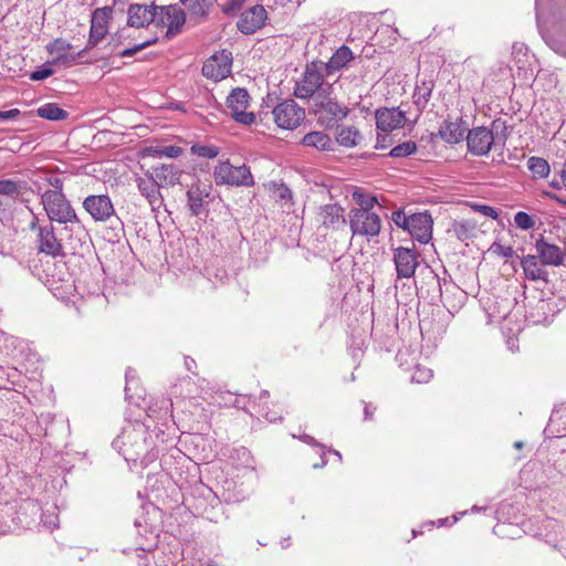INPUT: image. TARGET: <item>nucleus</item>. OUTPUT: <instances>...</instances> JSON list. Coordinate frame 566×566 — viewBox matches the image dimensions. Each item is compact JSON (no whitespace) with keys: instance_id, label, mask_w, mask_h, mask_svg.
Segmentation results:
<instances>
[{"instance_id":"f257e3e1","label":"nucleus","mask_w":566,"mask_h":566,"mask_svg":"<svg viewBox=\"0 0 566 566\" xmlns=\"http://www.w3.org/2000/svg\"><path fill=\"white\" fill-rule=\"evenodd\" d=\"M40 199L50 220L49 223L59 222L65 224L64 231L70 232L67 245L72 253H76L84 244L87 232L65 193L63 191H43L40 195Z\"/></svg>"},{"instance_id":"473e14b6","label":"nucleus","mask_w":566,"mask_h":566,"mask_svg":"<svg viewBox=\"0 0 566 566\" xmlns=\"http://www.w3.org/2000/svg\"><path fill=\"white\" fill-rule=\"evenodd\" d=\"M36 113L40 117L49 120H62L69 116V113L65 109L59 107L54 103L44 104L38 108Z\"/></svg>"},{"instance_id":"0e129e2a","label":"nucleus","mask_w":566,"mask_h":566,"mask_svg":"<svg viewBox=\"0 0 566 566\" xmlns=\"http://www.w3.org/2000/svg\"><path fill=\"white\" fill-rule=\"evenodd\" d=\"M300 440H302V441H303L304 443H306V444L317 446V447H319L321 449L323 448L322 446H319V444L315 441V439H314L313 437H311V436H308V434H303V436H301V437H300Z\"/></svg>"},{"instance_id":"864d4df0","label":"nucleus","mask_w":566,"mask_h":566,"mask_svg":"<svg viewBox=\"0 0 566 566\" xmlns=\"http://www.w3.org/2000/svg\"><path fill=\"white\" fill-rule=\"evenodd\" d=\"M155 42H156V40L146 41L140 44H136L133 48L125 49L119 53V56L120 57H130V56L135 55L137 52L142 51L143 49L149 46L150 44H153Z\"/></svg>"},{"instance_id":"4c0bfd02","label":"nucleus","mask_w":566,"mask_h":566,"mask_svg":"<svg viewBox=\"0 0 566 566\" xmlns=\"http://www.w3.org/2000/svg\"><path fill=\"white\" fill-rule=\"evenodd\" d=\"M88 50V48L77 52V53H67L64 52L62 54H59L54 56L52 64H61V65H71L77 62L80 57L83 56V54Z\"/></svg>"},{"instance_id":"a18cd8bd","label":"nucleus","mask_w":566,"mask_h":566,"mask_svg":"<svg viewBox=\"0 0 566 566\" xmlns=\"http://www.w3.org/2000/svg\"><path fill=\"white\" fill-rule=\"evenodd\" d=\"M71 48H72L71 43H69L62 39H55L53 42H51L46 45L48 52L54 56L69 51Z\"/></svg>"},{"instance_id":"bb28decb","label":"nucleus","mask_w":566,"mask_h":566,"mask_svg":"<svg viewBox=\"0 0 566 566\" xmlns=\"http://www.w3.org/2000/svg\"><path fill=\"white\" fill-rule=\"evenodd\" d=\"M160 187L175 186L179 182L181 170L175 165H160L153 168L148 174Z\"/></svg>"},{"instance_id":"603ef678","label":"nucleus","mask_w":566,"mask_h":566,"mask_svg":"<svg viewBox=\"0 0 566 566\" xmlns=\"http://www.w3.org/2000/svg\"><path fill=\"white\" fill-rule=\"evenodd\" d=\"M247 2L248 0H228V2L222 7V11L227 15H234Z\"/></svg>"},{"instance_id":"aec40b11","label":"nucleus","mask_w":566,"mask_h":566,"mask_svg":"<svg viewBox=\"0 0 566 566\" xmlns=\"http://www.w3.org/2000/svg\"><path fill=\"white\" fill-rule=\"evenodd\" d=\"M210 192L211 186L209 185L197 182L189 187L187 190V206L192 216H200L205 212Z\"/></svg>"},{"instance_id":"f3484780","label":"nucleus","mask_w":566,"mask_h":566,"mask_svg":"<svg viewBox=\"0 0 566 566\" xmlns=\"http://www.w3.org/2000/svg\"><path fill=\"white\" fill-rule=\"evenodd\" d=\"M407 231L411 238L420 243L429 242L432 235V219L430 214L423 212L409 216V221H407Z\"/></svg>"},{"instance_id":"37998d69","label":"nucleus","mask_w":566,"mask_h":566,"mask_svg":"<svg viewBox=\"0 0 566 566\" xmlns=\"http://www.w3.org/2000/svg\"><path fill=\"white\" fill-rule=\"evenodd\" d=\"M191 153L198 157L202 158H214L219 154V149L216 146H207V145H193L191 147Z\"/></svg>"},{"instance_id":"e2e57ef3","label":"nucleus","mask_w":566,"mask_h":566,"mask_svg":"<svg viewBox=\"0 0 566 566\" xmlns=\"http://www.w3.org/2000/svg\"><path fill=\"white\" fill-rule=\"evenodd\" d=\"M545 197L549 198L551 200H554L563 206H566V200L562 199L559 196H557L554 192L551 191H544L543 192Z\"/></svg>"},{"instance_id":"6e6d98bb","label":"nucleus","mask_w":566,"mask_h":566,"mask_svg":"<svg viewBox=\"0 0 566 566\" xmlns=\"http://www.w3.org/2000/svg\"><path fill=\"white\" fill-rule=\"evenodd\" d=\"M44 181L52 187V189H48L46 191H63L64 182L62 178L50 175L45 177Z\"/></svg>"},{"instance_id":"b1692460","label":"nucleus","mask_w":566,"mask_h":566,"mask_svg":"<svg viewBox=\"0 0 566 566\" xmlns=\"http://www.w3.org/2000/svg\"><path fill=\"white\" fill-rule=\"evenodd\" d=\"M467 132L468 127L465 122L461 118H458L454 122L444 119L439 127L438 134L443 142L450 145H454L463 139Z\"/></svg>"},{"instance_id":"09e8293b","label":"nucleus","mask_w":566,"mask_h":566,"mask_svg":"<svg viewBox=\"0 0 566 566\" xmlns=\"http://www.w3.org/2000/svg\"><path fill=\"white\" fill-rule=\"evenodd\" d=\"M490 252L505 259H510L514 255V250L512 247H505L497 242H494L490 247Z\"/></svg>"},{"instance_id":"9d476101","label":"nucleus","mask_w":566,"mask_h":566,"mask_svg":"<svg viewBox=\"0 0 566 566\" xmlns=\"http://www.w3.org/2000/svg\"><path fill=\"white\" fill-rule=\"evenodd\" d=\"M155 24L157 27H167V36L179 33L186 21L184 10L177 4L157 6Z\"/></svg>"},{"instance_id":"4be33fe9","label":"nucleus","mask_w":566,"mask_h":566,"mask_svg":"<svg viewBox=\"0 0 566 566\" xmlns=\"http://www.w3.org/2000/svg\"><path fill=\"white\" fill-rule=\"evenodd\" d=\"M139 192L147 199L151 211L157 212L164 206V199L160 193V186L148 174L137 179Z\"/></svg>"},{"instance_id":"f03ea898","label":"nucleus","mask_w":566,"mask_h":566,"mask_svg":"<svg viewBox=\"0 0 566 566\" xmlns=\"http://www.w3.org/2000/svg\"><path fill=\"white\" fill-rule=\"evenodd\" d=\"M334 87L326 86L310 105V113L313 114L317 123L324 128H333L336 124L345 119L349 114V108L340 104L335 96H333Z\"/></svg>"},{"instance_id":"2eb2a0df","label":"nucleus","mask_w":566,"mask_h":566,"mask_svg":"<svg viewBox=\"0 0 566 566\" xmlns=\"http://www.w3.org/2000/svg\"><path fill=\"white\" fill-rule=\"evenodd\" d=\"M113 17L111 7H102L94 10L91 19L90 36L87 48H93L99 43L108 32V23Z\"/></svg>"},{"instance_id":"58836bf2","label":"nucleus","mask_w":566,"mask_h":566,"mask_svg":"<svg viewBox=\"0 0 566 566\" xmlns=\"http://www.w3.org/2000/svg\"><path fill=\"white\" fill-rule=\"evenodd\" d=\"M548 307V304L544 300L537 301L535 308L537 311V314L531 312L527 318L533 324H545L547 323L548 318L545 316V311Z\"/></svg>"},{"instance_id":"412c9836","label":"nucleus","mask_w":566,"mask_h":566,"mask_svg":"<svg viewBox=\"0 0 566 566\" xmlns=\"http://www.w3.org/2000/svg\"><path fill=\"white\" fill-rule=\"evenodd\" d=\"M536 256L544 265L559 266L564 263L565 252L556 244L548 243L542 237L535 243Z\"/></svg>"},{"instance_id":"4d7b16f0","label":"nucleus","mask_w":566,"mask_h":566,"mask_svg":"<svg viewBox=\"0 0 566 566\" xmlns=\"http://www.w3.org/2000/svg\"><path fill=\"white\" fill-rule=\"evenodd\" d=\"M191 15L198 18H205L208 14L209 9L205 8L199 1L193 0L189 7Z\"/></svg>"},{"instance_id":"c9c22d12","label":"nucleus","mask_w":566,"mask_h":566,"mask_svg":"<svg viewBox=\"0 0 566 566\" xmlns=\"http://www.w3.org/2000/svg\"><path fill=\"white\" fill-rule=\"evenodd\" d=\"M272 193L282 207L292 206V190L284 184H272Z\"/></svg>"},{"instance_id":"1a4fd4ad","label":"nucleus","mask_w":566,"mask_h":566,"mask_svg":"<svg viewBox=\"0 0 566 566\" xmlns=\"http://www.w3.org/2000/svg\"><path fill=\"white\" fill-rule=\"evenodd\" d=\"M276 125L283 129L293 130L300 126L305 118V109L296 104L294 99H285L273 109Z\"/></svg>"},{"instance_id":"ddd939ff","label":"nucleus","mask_w":566,"mask_h":566,"mask_svg":"<svg viewBox=\"0 0 566 566\" xmlns=\"http://www.w3.org/2000/svg\"><path fill=\"white\" fill-rule=\"evenodd\" d=\"M420 254L417 250L398 247L394 249L392 260L396 266L398 279H410L415 275L419 265Z\"/></svg>"},{"instance_id":"f8f14e48","label":"nucleus","mask_w":566,"mask_h":566,"mask_svg":"<svg viewBox=\"0 0 566 566\" xmlns=\"http://www.w3.org/2000/svg\"><path fill=\"white\" fill-rule=\"evenodd\" d=\"M266 20L265 8L262 4H253L241 12L237 28L242 34H253L265 25Z\"/></svg>"},{"instance_id":"c756f323","label":"nucleus","mask_w":566,"mask_h":566,"mask_svg":"<svg viewBox=\"0 0 566 566\" xmlns=\"http://www.w3.org/2000/svg\"><path fill=\"white\" fill-rule=\"evenodd\" d=\"M302 144L318 150H331L333 146L332 138L324 132H311L306 134L302 139Z\"/></svg>"},{"instance_id":"338daca9","label":"nucleus","mask_w":566,"mask_h":566,"mask_svg":"<svg viewBox=\"0 0 566 566\" xmlns=\"http://www.w3.org/2000/svg\"><path fill=\"white\" fill-rule=\"evenodd\" d=\"M259 412L270 422H273L277 419L274 415H270V412L264 411L263 409L259 410Z\"/></svg>"},{"instance_id":"2f4dec72","label":"nucleus","mask_w":566,"mask_h":566,"mask_svg":"<svg viewBox=\"0 0 566 566\" xmlns=\"http://www.w3.org/2000/svg\"><path fill=\"white\" fill-rule=\"evenodd\" d=\"M353 199L358 205V207L353 208L352 210H363L368 212H379L382 210L381 205L378 202V199L375 196H369L361 191H355L353 193Z\"/></svg>"},{"instance_id":"e433bc0d","label":"nucleus","mask_w":566,"mask_h":566,"mask_svg":"<svg viewBox=\"0 0 566 566\" xmlns=\"http://www.w3.org/2000/svg\"><path fill=\"white\" fill-rule=\"evenodd\" d=\"M417 150V145L415 142H411V140H408V142H405L402 144H399L397 146H395L389 155L391 157H407L411 154H413L415 151Z\"/></svg>"},{"instance_id":"bf43d9fd","label":"nucleus","mask_w":566,"mask_h":566,"mask_svg":"<svg viewBox=\"0 0 566 566\" xmlns=\"http://www.w3.org/2000/svg\"><path fill=\"white\" fill-rule=\"evenodd\" d=\"M19 115H20V111L18 108H12L9 111H0V119L1 120L14 119Z\"/></svg>"},{"instance_id":"423d86ee","label":"nucleus","mask_w":566,"mask_h":566,"mask_svg":"<svg viewBox=\"0 0 566 566\" xmlns=\"http://www.w3.org/2000/svg\"><path fill=\"white\" fill-rule=\"evenodd\" d=\"M349 227L353 235L366 237L368 239L377 237L381 229L380 214L379 212L350 210Z\"/></svg>"},{"instance_id":"5701e85b","label":"nucleus","mask_w":566,"mask_h":566,"mask_svg":"<svg viewBox=\"0 0 566 566\" xmlns=\"http://www.w3.org/2000/svg\"><path fill=\"white\" fill-rule=\"evenodd\" d=\"M317 221L325 228L337 230L346 223L344 209L337 203L322 206L317 214Z\"/></svg>"},{"instance_id":"8fccbe9b","label":"nucleus","mask_w":566,"mask_h":566,"mask_svg":"<svg viewBox=\"0 0 566 566\" xmlns=\"http://www.w3.org/2000/svg\"><path fill=\"white\" fill-rule=\"evenodd\" d=\"M51 62L43 64L38 70L31 73L30 78L32 81H42L53 74V70L50 67Z\"/></svg>"},{"instance_id":"0eeeda50","label":"nucleus","mask_w":566,"mask_h":566,"mask_svg":"<svg viewBox=\"0 0 566 566\" xmlns=\"http://www.w3.org/2000/svg\"><path fill=\"white\" fill-rule=\"evenodd\" d=\"M34 244L38 253L51 258L63 256L65 254V248L70 250L67 243L64 244L63 239L57 238L52 223H45L39 229Z\"/></svg>"},{"instance_id":"c85d7f7f","label":"nucleus","mask_w":566,"mask_h":566,"mask_svg":"<svg viewBox=\"0 0 566 566\" xmlns=\"http://www.w3.org/2000/svg\"><path fill=\"white\" fill-rule=\"evenodd\" d=\"M335 138L340 146L352 148L360 143L361 135L354 126H340L337 128Z\"/></svg>"},{"instance_id":"69168bd1","label":"nucleus","mask_w":566,"mask_h":566,"mask_svg":"<svg viewBox=\"0 0 566 566\" xmlns=\"http://www.w3.org/2000/svg\"><path fill=\"white\" fill-rule=\"evenodd\" d=\"M185 366L189 371H193V368L196 367V361L190 357H186Z\"/></svg>"},{"instance_id":"393cba45","label":"nucleus","mask_w":566,"mask_h":566,"mask_svg":"<svg viewBox=\"0 0 566 566\" xmlns=\"http://www.w3.org/2000/svg\"><path fill=\"white\" fill-rule=\"evenodd\" d=\"M515 301L511 297H494L486 306V313L491 323H500L509 319Z\"/></svg>"},{"instance_id":"a211bd4d","label":"nucleus","mask_w":566,"mask_h":566,"mask_svg":"<svg viewBox=\"0 0 566 566\" xmlns=\"http://www.w3.org/2000/svg\"><path fill=\"white\" fill-rule=\"evenodd\" d=\"M155 4L132 3L127 9V24L132 28H146L156 20Z\"/></svg>"},{"instance_id":"6ab92c4d","label":"nucleus","mask_w":566,"mask_h":566,"mask_svg":"<svg viewBox=\"0 0 566 566\" xmlns=\"http://www.w3.org/2000/svg\"><path fill=\"white\" fill-rule=\"evenodd\" d=\"M376 125L381 132H392L401 128L406 123V115L398 107L379 108L376 111Z\"/></svg>"},{"instance_id":"49530a36","label":"nucleus","mask_w":566,"mask_h":566,"mask_svg":"<svg viewBox=\"0 0 566 566\" xmlns=\"http://www.w3.org/2000/svg\"><path fill=\"white\" fill-rule=\"evenodd\" d=\"M473 230V224L469 222H458L454 226V231L460 240L469 239L472 235Z\"/></svg>"},{"instance_id":"72a5a7b5","label":"nucleus","mask_w":566,"mask_h":566,"mask_svg":"<svg viewBox=\"0 0 566 566\" xmlns=\"http://www.w3.org/2000/svg\"><path fill=\"white\" fill-rule=\"evenodd\" d=\"M527 168L534 178H546L551 172L548 161L542 157L536 156L528 158Z\"/></svg>"},{"instance_id":"7ed1b4c3","label":"nucleus","mask_w":566,"mask_h":566,"mask_svg":"<svg viewBox=\"0 0 566 566\" xmlns=\"http://www.w3.org/2000/svg\"><path fill=\"white\" fill-rule=\"evenodd\" d=\"M332 83L324 81V65L322 61H312L305 65L301 77L295 82L293 95L302 101L310 103L316 98L326 86H332Z\"/></svg>"},{"instance_id":"ea45409f","label":"nucleus","mask_w":566,"mask_h":566,"mask_svg":"<svg viewBox=\"0 0 566 566\" xmlns=\"http://www.w3.org/2000/svg\"><path fill=\"white\" fill-rule=\"evenodd\" d=\"M154 157H167V158H177L182 154V148L179 146H165L157 147L151 150Z\"/></svg>"},{"instance_id":"5fc2aeb1","label":"nucleus","mask_w":566,"mask_h":566,"mask_svg":"<svg viewBox=\"0 0 566 566\" xmlns=\"http://www.w3.org/2000/svg\"><path fill=\"white\" fill-rule=\"evenodd\" d=\"M473 209L481 214L489 217L491 219H497L499 212L494 207L488 206V205H474Z\"/></svg>"},{"instance_id":"39448f33","label":"nucleus","mask_w":566,"mask_h":566,"mask_svg":"<svg viewBox=\"0 0 566 566\" xmlns=\"http://www.w3.org/2000/svg\"><path fill=\"white\" fill-rule=\"evenodd\" d=\"M213 178L217 185L231 187H250L254 184L253 176L248 166H233L229 160L221 161L214 167Z\"/></svg>"},{"instance_id":"cd10ccee","label":"nucleus","mask_w":566,"mask_h":566,"mask_svg":"<svg viewBox=\"0 0 566 566\" xmlns=\"http://www.w3.org/2000/svg\"><path fill=\"white\" fill-rule=\"evenodd\" d=\"M521 266L526 279L531 281H547L548 272L536 255L528 254L521 259Z\"/></svg>"},{"instance_id":"dca6fc26","label":"nucleus","mask_w":566,"mask_h":566,"mask_svg":"<svg viewBox=\"0 0 566 566\" xmlns=\"http://www.w3.org/2000/svg\"><path fill=\"white\" fill-rule=\"evenodd\" d=\"M83 208L95 221H106L114 213V206L106 195H92L83 201Z\"/></svg>"},{"instance_id":"20e7f679","label":"nucleus","mask_w":566,"mask_h":566,"mask_svg":"<svg viewBox=\"0 0 566 566\" xmlns=\"http://www.w3.org/2000/svg\"><path fill=\"white\" fill-rule=\"evenodd\" d=\"M146 429L140 423H128L123 428L112 446L116 449L126 461H136L146 449Z\"/></svg>"},{"instance_id":"3c124183","label":"nucleus","mask_w":566,"mask_h":566,"mask_svg":"<svg viewBox=\"0 0 566 566\" xmlns=\"http://www.w3.org/2000/svg\"><path fill=\"white\" fill-rule=\"evenodd\" d=\"M42 523L44 526H46L50 530H54L59 526V516L55 513V509L52 511L48 510L42 514Z\"/></svg>"},{"instance_id":"4468645a","label":"nucleus","mask_w":566,"mask_h":566,"mask_svg":"<svg viewBox=\"0 0 566 566\" xmlns=\"http://www.w3.org/2000/svg\"><path fill=\"white\" fill-rule=\"evenodd\" d=\"M495 137L492 129L484 126L474 127L468 130L467 146L469 153L475 156H484L494 144Z\"/></svg>"},{"instance_id":"680f3d73","label":"nucleus","mask_w":566,"mask_h":566,"mask_svg":"<svg viewBox=\"0 0 566 566\" xmlns=\"http://www.w3.org/2000/svg\"><path fill=\"white\" fill-rule=\"evenodd\" d=\"M42 226L43 224H39V218L33 216L32 221L29 224V229L36 235L39 233V229H41Z\"/></svg>"},{"instance_id":"a19ab883","label":"nucleus","mask_w":566,"mask_h":566,"mask_svg":"<svg viewBox=\"0 0 566 566\" xmlns=\"http://www.w3.org/2000/svg\"><path fill=\"white\" fill-rule=\"evenodd\" d=\"M432 376L433 374L430 368L418 365L411 375V381L417 384H427L431 380Z\"/></svg>"},{"instance_id":"052dcab7","label":"nucleus","mask_w":566,"mask_h":566,"mask_svg":"<svg viewBox=\"0 0 566 566\" xmlns=\"http://www.w3.org/2000/svg\"><path fill=\"white\" fill-rule=\"evenodd\" d=\"M458 520H459V515H452L451 518L450 517H446V518L438 520L437 525L439 527L447 526V525H452L455 522H458Z\"/></svg>"},{"instance_id":"a878e982","label":"nucleus","mask_w":566,"mask_h":566,"mask_svg":"<svg viewBox=\"0 0 566 566\" xmlns=\"http://www.w3.org/2000/svg\"><path fill=\"white\" fill-rule=\"evenodd\" d=\"M354 59L353 51L347 45L339 46L331 56L328 62L324 63L326 76H332L343 70Z\"/></svg>"},{"instance_id":"de8ad7c7","label":"nucleus","mask_w":566,"mask_h":566,"mask_svg":"<svg viewBox=\"0 0 566 566\" xmlns=\"http://www.w3.org/2000/svg\"><path fill=\"white\" fill-rule=\"evenodd\" d=\"M19 185L11 179L0 180V195L12 196L19 192Z\"/></svg>"},{"instance_id":"f704fd0d","label":"nucleus","mask_w":566,"mask_h":566,"mask_svg":"<svg viewBox=\"0 0 566 566\" xmlns=\"http://www.w3.org/2000/svg\"><path fill=\"white\" fill-rule=\"evenodd\" d=\"M432 88H433V84L430 81L422 82L421 85L416 86V90L413 93V99H415V104L419 108L426 107V105L428 104V102L430 99Z\"/></svg>"},{"instance_id":"774afa93","label":"nucleus","mask_w":566,"mask_h":566,"mask_svg":"<svg viewBox=\"0 0 566 566\" xmlns=\"http://www.w3.org/2000/svg\"><path fill=\"white\" fill-rule=\"evenodd\" d=\"M560 178H562L563 187L566 188V164L564 165V167L560 171Z\"/></svg>"},{"instance_id":"6e6552de","label":"nucleus","mask_w":566,"mask_h":566,"mask_svg":"<svg viewBox=\"0 0 566 566\" xmlns=\"http://www.w3.org/2000/svg\"><path fill=\"white\" fill-rule=\"evenodd\" d=\"M250 105V95L245 88L237 87L231 91L227 97V108L231 117L243 125L254 123L255 115L252 112H247Z\"/></svg>"},{"instance_id":"13d9d810","label":"nucleus","mask_w":566,"mask_h":566,"mask_svg":"<svg viewBox=\"0 0 566 566\" xmlns=\"http://www.w3.org/2000/svg\"><path fill=\"white\" fill-rule=\"evenodd\" d=\"M392 220L398 227L407 230V221H409V216H406L401 211H397V212H394Z\"/></svg>"},{"instance_id":"7c9ffc66","label":"nucleus","mask_w":566,"mask_h":566,"mask_svg":"<svg viewBox=\"0 0 566 566\" xmlns=\"http://www.w3.org/2000/svg\"><path fill=\"white\" fill-rule=\"evenodd\" d=\"M27 348V343L15 336H4L2 349L12 359H21Z\"/></svg>"},{"instance_id":"c03bdc74","label":"nucleus","mask_w":566,"mask_h":566,"mask_svg":"<svg viewBox=\"0 0 566 566\" xmlns=\"http://www.w3.org/2000/svg\"><path fill=\"white\" fill-rule=\"evenodd\" d=\"M423 274H424V277L428 280V283L430 285H433V286H436L438 289L443 305L446 307H448V302H447V300H444V295H443V292H442V286H441L440 277L429 266L426 268Z\"/></svg>"},{"instance_id":"79ce46f5","label":"nucleus","mask_w":566,"mask_h":566,"mask_svg":"<svg viewBox=\"0 0 566 566\" xmlns=\"http://www.w3.org/2000/svg\"><path fill=\"white\" fill-rule=\"evenodd\" d=\"M514 223L521 230H530L535 226V219L524 211H518L514 216Z\"/></svg>"},{"instance_id":"9b49d317","label":"nucleus","mask_w":566,"mask_h":566,"mask_svg":"<svg viewBox=\"0 0 566 566\" xmlns=\"http://www.w3.org/2000/svg\"><path fill=\"white\" fill-rule=\"evenodd\" d=\"M232 55L222 50L211 55L202 66V75L214 82L226 78L231 73Z\"/></svg>"}]
</instances>
